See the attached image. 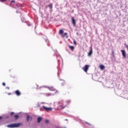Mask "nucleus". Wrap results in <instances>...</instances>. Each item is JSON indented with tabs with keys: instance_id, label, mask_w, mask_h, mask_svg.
Here are the masks:
<instances>
[{
	"instance_id": "nucleus-1",
	"label": "nucleus",
	"mask_w": 128,
	"mask_h": 128,
	"mask_svg": "<svg viewBox=\"0 0 128 128\" xmlns=\"http://www.w3.org/2000/svg\"><path fill=\"white\" fill-rule=\"evenodd\" d=\"M47 88L49 90H50L51 92H56L54 94L52 93H46L44 94V96H54L56 92H58V91L54 88L53 86H43L40 88Z\"/></svg>"
},
{
	"instance_id": "nucleus-2",
	"label": "nucleus",
	"mask_w": 128,
	"mask_h": 128,
	"mask_svg": "<svg viewBox=\"0 0 128 128\" xmlns=\"http://www.w3.org/2000/svg\"><path fill=\"white\" fill-rule=\"evenodd\" d=\"M70 100H68L66 102L61 100L58 102V104H60V106L62 110L63 108H66V104H70Z\"/></svg>"
},
{
	"instance_id": "nucleus-3",
	"label": "nucleus",
	"mask_w": 128,
	"mask_h": 128,
	"mask_svg": "<svg viewBox=\"0 0 128 128\" xmlns=\"http://www.w3.org/2000/svg\"><path fill=\"white\" fill-rule=\"evenodd\" d=\"M22 124V123L13 124L7 125V127L10 128H20Z\"/></svg>"
},
{
	"instance_id": "nucleus-4",
	"label": "nucleus",
	"mask_w": 128,
	"mask_h": 128,
	"mask_svg": "<svg viewBox=\"0 0 128 128\" xmlns=\"http://www.w3.org/2000/svg\"><path fill=\"white\" fill-rule=\"evenodd\" d=\"M40 110H46V112H48L50 110H52V108H48L45 106H42V107H41L40 108Z\"/></svg>"
},
{
	"instance_id": "nucleus-5",
	"label": "nucleus",
	"mask_w": 128,
	"mask_h": 128,
	"mask_svg": "<svg viewBox=\"0 0 128 128\" xmlns=\"http://www.w3.org/2000/svg\"><path fill=\"white\" fill-rule=\"evenodd\" d=\"M88 68H90V66L86 64L84 67L82 68V70L85 72H86L88 70Z\"/></svg>"
},
{
	"instance_id": "nucleus-6",
	"label": "nucleus",
	"mask_w": 128,
	"mask_h": 128,
	"mask_svg": "<svg viewBox=\"0 0 128 128\" xmlns=\"http://www.w3.org/2000/svg\"><path fill=\"white\" fill-rule=\"evenodd\" d=\"M32 116H30V115H27L26 120L28 122H32Z\"/></svg>"
},
{
	"instance_id": "nucleus-7",
	"label": "nucleus",
	"mask_w": 128,
	"mask_h": 128,
	"mask_svg": "<svg viewBox=\"0 0 128 128\" xmlns=\"http://www.w3.org/2000/svg\"><path fill=\"white\" fill-rule=\"evenodd\" d=\"M121 52L122 53V55L124 58H126V51L124 50H121Z\"/></svg>"
},
{
	"instance_id": "nucleus-8",
	"label": "nucleus",
	"mask_w": 128,
	"mask_h": 128,
	"mask_svg": "<svg viewBox=\"0 0 128 128\" xmlns=\"http://www.w3.org/2000/svg\"><path fill=\"white\" fill-rule=\"evenodd\" d=\"M15 94H16V95L18 96H20V94H22V93H20V90H16L15 92Z\"/></svg>"
},
{
	"instance_id": "nucleus-9",
	"label": "nucleus",
	"mask_w": 128,
	"mask_h": 128,
	"mask_svg": "<svg viewBox=\"0 0 128 128\" xmlns=\"http://www.w3.org/2000/svg\"><path fill=\"white\" fill-rule=\"evenodd\" d=\"M92 54V48H90V52L88 54V56H90Z\"/></svg>"
},
{
	"instance_id": "nucleus-10",
	"label": "nucleus",
	"mask_w": 128,
	"mask_h": 128,
	"mask_svg": "<svg viewBox=\"0 0 128 128\" xmlns=\"http://www.w3.org/2000/svg\"><path fill=\"white\" fill-rule=\"evenodd\" d=\"M72 24L74 26H76V20L74 17H72Z\"/></svg>"
},
{
	"instance_id": "nucleus-11",
	"label": "nucleus",
	"mask_w": 128,
	"mask_h": 128,
	"mask_svg": "<svg viewBox=\"0 0 128 128\" xmlns=\"http://www.w3.org/2000/svg\"><path fill=\"white\" fill-rule=\"evenodd\" d=\"M38 124H40V122L42 121V117H38L37 119Z\"/></svg>"
},
{
	"instance_id": "nucleus-12",
	"label": "nucleus",
	"mask_w": 128,
	"mask_h": 128,
	"mask_svg": "<svg viewBox=\"0 0 128 128\" xmlns=\"http://www.w3.org/2000/svg\"><path fill=\"white\" fill-rule=\"evenodd\" d=\"M86 124H88L89 126V128H94V126H92V124L88 123V122H86Z\"/></svg>"
},
{
	"instance_id": "nucleus-13",
	"label": "nucleus",
	"mask_w": 128,
	"mask_h": 128,
	"mask_svg": "<svg viewBox=\"0 0 128 128\" xmlns=\"http://www.w3.org/2000/svg\"><path fill=\"white\" fill-rule=\"evenodd\" d=\"M68 46L71 50H74V46Z\"/></svg>"
},
{
	"instance_id": "nucleus-14",
	"label": "nucleus",
	"mask_w": 128,
	"mask_h": 128,
	"mask_svg": "<svg viewBox=\"0 0 128 128\" xmlns=\"http://www.w3.org/2000/svg\"><path fill=\"white\" fill-rule=\"evenodd\" d=\"M44 104V102L42 103L38 102L37 104L36 108H40V104Z\"/></svg>"
},
{
	"instance_id": "nucleus-15",
	"label": "nucleus",
	"mask_w": 128,
	"mask_h": 128,
	"mask_svg": "<svg viewBox=\"0 0 128 128\" xmlns=\"http://www.w3.org/2000/svg\"><path fill=\"white\" fill-rule=\"evenodd\" d=\"M100 68L101 70H104V65H100Z\"/></svg>"
},
{
	"instance_id": "nucleus-16",
	"label": "nucleus",
	"mask_w": 128,
	"mask_h": 128,
	"mask_svg": "<svg viewBox=\"0 0 128 128\" xmlns=\"http://www.w3.org/2000/svg\"><path fill=\"white\" fill-rule=\"evenodd\" d=\"M59 34H64V30H60L59 31Z\"/></svg>"
},
{
	"instance_id": "nucleus-17",
	"label": "nucleus",
	"mask_w": 128,
	"mask_h": 128,
	"mask_svg": "<svg viewBox=\"0 0 128 128\" xmlns=\"http://www.w3.org/2000/svg\"><path fill=\"white\" fill-rule=\"evenodd\" d=\"M21 20L22 22H26V19H24V18H22L21 19Z\"/></svg>"
},
{
	"instance_id": "nucleus-18",
	"label": "nucleus",
	"mask_w": 128,
	"mask_h": 128,
	"mask_svg": "<svg viewBox=\"0 0 128 128\" xmlns=\"http://www.w3.org/2000/svg\"><path fill=\"white\" fill-rule=\"evenodd\" d=\"M14 118H15V120H18L19 116H18V115H15L14 116Z\"/></svg>"
},
{
	"instance_id": "nucleus-19",
	"label": "nucleus",
	"mask_w": 128,
	"mask_h": 128,
	"mask_svg": "<svg viewBox=\"0 0 128 128\" xmlns=\"http://www.w3.org/2000/svg\"><path fill=\"white\" fill-rule=\"evenodd\" d=\"M48 6L50 8H52V4H49Z\"/></svg>"
},
{
	"instance_id": "nucleus-20",
	"label": "nucleus",
	"mask_w": 128,
	"mask_h": 128,
	"mask_svg": "<svg viewBox=\"0 0 128 128\" xmlns=\"http://www.w3.org/2000/svg\"><path fill=\"white\" fill-rule=\"evenodd\" d=\"M26 24L28 26H32V24H30V22H26Z\"/></svg>"
},
{
	"instance_id": "nucleus-21",
	"label": "nucleus",
	"mask_w": 128,
	"mask_h": 128,
	"mask_svg": "<svg viewBox=\"0 0 128 128\" xmlns=\"http://www.w3.org/2000/svg\"><path fill=\"white\" fill-rule=\"evenodd\" d=\"M6 0H0V2H6Z\"/></svg>"
},
{
	"instance_id": "nucleus-22",
	"label": "nucleus",
	"mask_w": 128,
	"mask_h": 128,
	"mask_svg": "<svg viewBox=\"0 0 128 128\" xmlns=\"http://www.w3.org/2000/svg\"><path fill=\"white\" fill-rule=\"evenodd\" d=\"M74 44H76V42L75 40H74Z\"/></svg>"
},
{
	"instance_id": "nucleus-23",
	"label": "nucleus",
	"mask_w": 128,
	"mask_h": 128,
	"mask_svg": "<svg viewBox=\"0 0 128 128\" xmlns=\"http://www.w3.org/2000/svg\"><path fill=\"white\" fill-rule=\"evenodd\" d=\"M48 122H49V120H46L45 122H46V124H48Z\"/></svg>"
},
{
	"instance_id": "nucleus-24",
	"label": "nucleus",
	"mask_w": 128,
	"mask_h": 128,
	"mask_svg": "<svg viewBox=\"0 0 128 128\" xmlns=\"http://www.w3.org/2000/svg\"><path fill=\"white\" fill-rule=\"evenodd\" d=\"M2 86H6V83L5 82H3L2 83Z\"/></svg>"
},
{
	"instance_id": "nucleus-25",
	"label": "nucleus",
	"mask_w": 128,
	"mask_h": 128,
	"mask_svg": "<svg viewBox=\"0 0 128 128\" xmlns=\"http://www.w3.org/2000/svg\"><path fill=\"white\" fill-rule=\"evenodd\" d=\"M64 36H68V33L67 32L64 33Z\"/></svg>"
},
{
	"instance_id": "nucleus-26",
	"label": "nucleus",
	"mask_w": 128,
	"mask_h": 128,
	"mask_svg": "<svg viewBox=\"0 0 128 128\" xmlns=\"http://www.w3.org/2000/svg\"><path fill=\"white\" fill-rule=\"evenodd\" d=\"M14 114V112H12L10 113V114H11V116H12V114Z\"/></svg>"
},
{
	"instance_id": "nucleus-27",
	"label": "nucleus",
	"mask_w": 128,
	"mask_h": 128,
	"mask_svg": "<svg viewBox=\"0 0 128 128\" xmlns=\"http://www.w3.org/2000/svg\"><path fill=\"white\" fill-rule=\"evenodd\" d=\"M46 40V42H48V39L46 40Z\"/></svg>"
},
{
	"instance_id": "nucleus-28",
	"label": "nucleus",
	"mask_w": 128,
	"mask_h": 128,
	"mask_svg": "<svg viewBox=\"0 0 128 128\" xmlns=\"http://www.w3.org/2000/svg\"><path fill=\"white\" fill-rule=\"evenodd\" d=\"M6 88H7V90H10V87L7 86V87H6Z\"/></svg>"
},
{
	"instance_id": "nucleus-29",
	"label": "nucleus",
	"mask_w": 128,
	"mask_h": 128,
	"mask_svg": "<svg viewBox=\"0 0 128 128\" xmlns=\"http://www.w3.org/2000/svg\"><path fill=\"white\" fill-rule=\"evenodd\" d=\"M12 2H14V0H12V1L11 2V4H12Z\"/></svg>"
},
{
	"instance_id": "nucleus-30",
	"label": "nucleus",
	"mask_w": 128,
	"mask_h": 128,
	"mask_svg": "<svg viewBox=\"0 0 128 128\" xmlns=\"http://www.w3.org/2000/svg\"><path fill=\"white\" fill-rule=\"evenodd\" d=\"M8 96H10L12 94L11 93H8Z\"/></svg>"
},
{
	"instance_id": "nucleus-31",
	"label": "nucleus",
	"mask_w": 128,
	"mask_h": 128,
	"mask_svg": "<svg viewBox=\"0 0 128 128\" xmlns=\"http://www.w3.org/2000/svg\"><path fill=\"white\" fill-rule=\"evenodd\" d=\"M16 14H18V10L16 11Z\"/></svg>"
},
{
	"instance_id": "nucleus-32",
	"label": "nucleus",
	"mask_w": 128,
	"mask_h": 128,
	"mask_svg": "<svg viewBox=\"0 0 128 128\" xmlns=\"http://www.w3.org/2000/svg\"><path fill=\"white\" fill-rule=\"evenodd\" d=\"M2 116H0V120H2Z\"/></svg>"
},
{
	"instance_id": "nucleus-33",
	"label": "nucleus",
	"mask_w": 128,
	"mask_h": 128,
	"mask_svg": "<svg viewBox=\"0 0 128 128\" xmlns=\"http://www.w3.org/2000/svg\"><path fill=\"white\" fill-rule=\"evenodd\" d=\"M8 118V116H6V118Z\"/></svg>"
},
{
	"instance_id": "nucleus-34",
	"label": "nucleus",
	"mask_w": 128,
	"mask_h": 128,
	"mask_svg": "<svg viewBox=\"0 0 128 128\" xmlns=\"http://www.w3.org/2000/svg\"><path fill=\"white\" fill-rule=\"evenodd\" d=\"M56 128H60V127H58V126H57V127H56Z\"/></svg>"
},
{
	"instance_id": "nucleus-35",
	"label": "nucleus",
	"mask_w": 128,
	"mask_h": 128,
	"mask_svg": "<svg viewBox=\"0 0 128 128\" xmlns=\"http://www.w3.org/2000/svg\"><path fill=\"white\" fill-rule=\"evenodd\" d=\"M59 58H61V57H60V56H59Z\"/></svg>"
},
{
	"instance_id": "nucleus-36",
	"label": "nucleus",
	"mask_w": 128,
	"mask_h": 128,
	"mask_svg": "<svg viewBox=\"0 0 128 128\" xmlns=\"http://www.w3.org/2000/svg\"><path fill=\"white\" fill-rule=\"evenodd\" d=\"M66 120H68V119H66Z\"/></svg>"
},
{
	"instance_id": "nucleus-37",
	"label": "nucleus",
	"mask_w": 128,
	"mask_h": 128,
	"mask_svg": "<svg viewBox=\"0 0 128 128\" xmlns=\"http://www.w3.org/2000/svg\"><path fill=\"white\" fill-rule=\"evenodd\" d=\"M62 86H64V84H62Z\"/></svg>"
}]
</instances>
